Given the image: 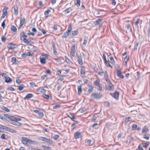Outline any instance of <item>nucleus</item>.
Listing matches in <instances>:
<instances>
[{"label": "nucleus", "mask_w": 150, "mask_h": 150, "mask_svg": "<svg viewBox=\"0 0 150 150\" xmlns=\"http://www.w3.org/2000/svg\"><path fill=\"white\" fill-rule=\"evenodd\" d=\"M72 29V28L71 24H69L68 26V30L64 33L63 35L62 36V38H64L67 37V36L70 35V33Z\"/></svg>", "instance_id": "1"}, {"label": "nucleus", "mask_w": 150, "mask_h": 150, "mask_svg": "<svg viewBox=\"0 0 150 150\" xmlns=\"http://www.w3.org/2000/svg\"><path fill=\"white\" fill-rule=\"evenodd\" d=\"M48 58V55L47 54H43L42 56L40 57V62L41 64H44L46 63V61L45 59Z\"/></svg>", "instance_id": "2"}, {"label": "nucleus", "mask_w": 150, "mask_h": 150, "mask_svg": "<svg viewBox=\"0 0 150 150\" xmlns=\"http://www.w3.org/2000/svg\"><path fill=\"white\" fill-rule=\"evenodd\" d=\"M110 94L113 98H115L116 100H118L119 96V93L117 91H115L114 93H110Z\"/></svg>", "instance_id": "3"}, {"label": "nucleus", "mask_w": 150, "mask_h": 150, "mask_svg": "<svg viewBox=\"0 0 150 150\" xmlns=\"http://www.w3.org/2000/svg\"><path fill=\"white\" fill-rule=\"evenodd\" d=\"M8 9V8L6 6L2 10L3 13L1 17V19L4 18L7 15V11Z\"/></svg>", "instance_id": "4"}, {"label": "nucleus", "mask_w": 150, "mask_h": 150, "mask_svg": "<svg viewBox=\"0 0 150 150\" xmlns=\"http://www.w3.org/2000/svg\"><path fill=\"white\" fill-rule=\"evenodd\" d=\"M40 140L45 142L47 143H48L50 144H51L52 141L50 139L44 137H40Z\"/></svg>", "instance_id": "5"}, {"label": "nucleus", "mask_w": 150, "mask_h": 150, "mask_svg": "<svg viewBox=\"0 0 150 150\" xmlns=\"http://www.w3.org/2000/svg\"><path fill=\"white\" fill-rule=\"evenodd\" d=\"M77 59L78 63L81 65L83 64V63L82 62V55L80 54L77 56Z\"/></svg>", "instance_id": "6"}, {"label": "nucleus", "mask_w": 150, "mask_h": 150, "mask_svg": "<svg viewBox=\"0 0 150 150\" xmlns=\"http://www.w3.org/2000/svg\"><path fill=\"white\" fill-rule=\"evenodd\" d=\"M116 74L117 76L119 78L123 79L124 78V76L123 75L121 74V70L120 69H118L117 70L116 72Z\"/></svg>", "instance_id": "7"}, {"label": "nucleus", "mask_w": 150, "mask_h": 150, "mask_svg": "<svg viewBox=\"0 0 150 150\" xmlns=\"http://www.w3.org/2000/svg\"><path fill=\"white\" fill-rule=\"evenodd\" d=\"M80 73L82 76H84L85 75V69L84 67H82L81 69Z\"/></svg>", "instance_id": "8"}, {"label": "nucleus", "mask_w": 150, "mask_h": 150, "mask_svg": "<svg viewBox=\"0 0 150 150\" xmlns=\"http://www.w3.org/2000/svg\"><path fill=\"white\" fill-rule=\"evenodd\" d=\"M92 96L94 98H97L100 99L102 97L101 95L100 94H97V93H94L92 95Z\"/></svg>", "instance_id": "9"}, {"label": "nucleus", "mask_w": 150, "mask_h": 150, "mask_svg": "<svg viewBox=\"0 0 150 150\" xmlns=\"http://www.w3.org/2000/svg\"><path fill=\"white\" fill-rule=\"evenodd\" d=\"M13 8H14V14L16 16H17L18 14V7L17 5H14Z\"/></svg>", "instance_id": "10"}, {"label": "nucleus", "mask_w": 150, "mask_h": 150, "mask_svg": "<svg viewBox=\"0 0 150 150\" xmlns=\"http://www.w3.org/2000/svg\"><path fill=\"white\" fill-rule=\"evenodd\" d=\"M113 87H114V86L112 83L109 84L108 85L106 86V89L109 91H111Z\"/></svg>", "instance_id": "11"}, {"label": "nucleus", "mask_w": 150, "mask_h": 150, "mask_svg": "<svg viewBox=\"0 0 150 150\" xmlns=\"http://www.w3.org/2000/svg\"><path fill=\"white\" fill-rule=\"evenodd\" d=\"M7 47L9 49H13L15 47V45L12 43H9Z\"/></svg>", "instance_id": "12"}, {"label": "nucleus", "mask_w": 150, "mask_h": 150, "mask_svg": "<svg viewBox=\"0 0 150 150\" xmlns=\"http://www.w3.org/2000/svg\"><path fill=\"white\" fill-rule=\"evenodd\" d=\"M78 30H75L72 31L71 33H70V35L71 37H74L75 35H76L78 33Z\"/></svg>", "instance_id": "13"}, {"label": "nucleus", "mask_w": 150, "mask_h": 150, "mask_svg": "<svg viewBox=\"0 0 150 150\" xmlns=\"http://www.w3.org/2000/svg\"><path fill=\"white\" fill-rule=\"evenodd\" d=\"M27 45H32L33 44H34V42L30 40H26L24 42Z\"/></svg>", "instance_id": "14"}, {"label": "nucleus", "mask_w": 150, "mask_h": 150, "mask_svg": "<svg viewBox=\"0 0 150 150\" xmlns=\"http://www.w3.org/2000/svg\"><path fill=\"white\" fill-rule=\"evenodd\" d=\"M22 138L21 142L22 143L25 145L27 144L28 138L25 137H22Z\"/></svg>", "instance_id": "15"}, {"label": "nucleus", "mask_w": 150, "mask_h": 150, "mask_svg": "<svg viewBox=\"0 0 150 150\" xmlns=\"http://www.w3.org/2000/svg\"><path fill=\"white\" fill-rule=\"evenodd\" d=\"M149 129L146 126H144L143 127L142 131V133H144V132H148Z\"/></svg>", "instance_id": "16"}, {"label": "nucleus", "mask_w": 150, "mask_h": 150, "mask_svg": "<svg viewBox=\"0 0 150 150\" xmlns=\"http://www.w3.org/2000/svg\"><path fill=\"white\" fill-rule=\"evenodd\" d=\"M33 95L32 93H28L26 95L24 99L25 100L27 99H29L33 97Z\"/></svg>", "instance_id": "17"}, {"label": "nucleus", "mask_w": 150, "mask_h": 150, "mask_svg": "<svg viewBox=\"0 0 150 150\" xmlns=\"http://www.w3.org/2000/svg\"><path fill=\"white\" fill-rule=\"evenodd\" d=\"M11 123L18 126H20L21 125V123L16 121H14V122H11Z\"/></svg>", "instance_id": "18"}, {"label": "nucleus", "mask_w": 150, "mask_h": 150, "mask_svg": "<svg viewBox=\"0 0 150 150\" xmlns=\"http://www.w3.org/2000/svg\"><path fill=\"white\" fill-rule=\"evenodd\" d=\"M81 134V133L79 132H75L74 134V137L75 139H77L79 138V135H80Z\"/></svg>", "instance_id": "19"}, {"label": "nucleus", "mask_w": 150, "mask_h": 150, "mask_svg": "<svg viewBox=\"0 0 150 150\" xmlns=\"http://www.w3.org/2000/svg\"><path fill=\"white\" fill-rule=\"evenodd\" d=\"M37 142L34 141H33L30 139H28L27 143L30 144H36L37 143Z\"/></svg>", "instance_id": "20"}, {"label": "nucleus", "mask_w": 150, "mask_h": 150, "mask_svg": "<svg viewBox=\"0 0 150 150\" xmlns=\"http://www.w3.org/2000/svg\"><path fill=\"white\" fill-rule=\"evenodd\" d=\"M82 92V90L81 86H78V95H80Z\"/></svg>", "instance_id": "21"}, {"label": "nucleus", "mask_w": 150, "mask_h": 150, "mask_svg": "<svg viewBox=\"0 0 150 150\" xmlns=\"http://www.w3.org/2000/svg\"><path fill=\"white\" fill-rule=\"evenodd\" d=\"M12 81V79L11 78L7 76L5 77V82H6L7 83H9L11 82Z\"/></svg>", "instance_id": "22"}, {"label": "nucleus", "mask_w": 150, "mask_h": 150, "mask_svg": "<svg viewBox=\"0 0 150 150\" xmlns=\"http://www.w3.org/2000/svg\"><path fill=\"white\" fill-rule=\"evenodd\" d=\"M73 10V9L71 8V7H70L69 8H68L67 9L65 10L64 11L65 12V13H69L71 11Z\"/></svg>", "instance_id": "23"}, {"label": "nucleus", "mask_w": 150, "mask_h": 150, "mask_svg": "<svg viewBox=\"0 0 150 150\" xmlns=\"http://www.w3.org/2000/svg\"><path fill=\"white\" fill-rule=\"evenodd\" d=\"M4 117L5 118V119L4 120H8L9 119L10 115L5 114H4Z\"/></svg>", "instance_id": "24"}, {"label": "nucleus", "mask_w": 150, "mask_h": 150, "mask_svg": "<svg viewBox=\"0 0 150 150\" xmlns=\"http://www.w3.org/2000/svg\"><path fill=\"white\" fill-rule=\"evenodd\" d=\"M90 88L88 89L87 91L88 94H89L91 93L93 91L94 87L92 86H91L90 87H89Z\"/></svg>", "instance_id": "25"}, {"label": "nucleus", "mask_w": 150, "mask_h": 150, "mask_svg": "<svg viewBox=\"0 0 150 150\" xmlns=\"http://www.w3.org/2000/svg\"><path fill=\"white\" fill-rule=\"evenodd\" d=\"M101 19H98V20L95 21L94 22L95 25H99L100 24L101 21H102Z\"/></svg>", "instance_id": "26"}, {"label": "nucleus", "mask_w": 150, "mask_h": 150, "mask_svg": "<svg viewBox=\"0 0 150 150\" xmlns=\"http://www.w3.org/2000/svg\"><path fill=\"white\" fill-rule=\"evenodd\" d=\"M18 88H17V89L19 90V91H21L23 90L24 87V85L23 84H21L19 86H18Z\"/></svg>", "instance_id": "27"}, {"label": "nucleus", "mask_w": 150, "mask_h": 150, "mask_svg": "<svg viewBox=\"0 0 150 150\" xmlns=\"http://www.w3.org/2000/svg\"><path fill=\"white\" fill-rule=\"evenodd\" d=\"M16 59L15 57H13L11 58V62L13 64H16Z\"/></svg>", "instance_id": "28"}, {"label": "nucleus", "mask_w": 150, "mask_h": 150, "mask_svg": "<svg viewBox=\"0 0 150 150\" xmlns=\"http://www.w3.org/2000/svg\"><path fill=\"white\" fill-rule=\"evenodd\" d=\"M84 83L88 87H90L91 85H90L89 84V81L87 79H86L84 80Z\"/></svg>", "instance_id": "29"}, {"label": "nucleus", "mask_w": 150, "mask_h": 150, "mask_svg": "<svg viewBox=\"0 0 150 150\" xmlns=\"http://www.w3.org/2000/svg\"><path fill=\"white\" fill-rule=\"evenodd\" d=\"M11 29L12 32H16V31L17 28L14 25H13L11 26Z\"/></svg>", "instance_id": "30"}, {"label": "nucleus", "mask_w": 150, "mask_h": 150, "mask_svg": "<svg viewBox=\"0 0 150 150\" xmlns=\"http://www.w3.org/2000/svg\"><path fill=\"white\" fill-rule=\"evenodd\" d=\"M10 118H9V120L11 121V122H14V121H15V119H16V117L13 116H10Z\"/></svg>", "instance_id": "31"}, {"label": "nucleus", "mask_w": 150, "mask_h": 150, "mask_svg": "<svg viewBox=\"0 0 150 150\" xmlns=\"http://www.w3.org/2000/svg\"><path fill=\"white\" fill-rule=\"evenodd\" d=\"M149 134H144L143 135V138L144 139H146V140H149Z\"/></svg>", "instance_id": "32"}, {"label": "nucleus", "mask_w": 150, "mask_h": 150, "mask_svg": "<svg viewBox=\"0 0 150 150\" xmlns=\"http://www.w3.org/2000/svg\"><path fill=\"white\" fill-rule=\"evenodd\" d=\"M51 11L50 9H47V11H45L44 12V14L45 15L46 17L48 16V13L50 12Z\"/></svg>", "instance_id": "33"}, {"label": "nucleus", "mask_w": 150, "mask_h": 150, "mask_svg": "<svg viewBox=\"0 0 150 150\" xmlns=\"http://www.w3.org/2000/svg\"><path fill=\"white\" fill-rule=\"evenodd\" d=\"M8 132L13 133H16L17 132V131L16 130L13 129L11 128H9V129H8Z\"/></svg>", "instance_id": "34"}, {"label": "nucleus", "mask_w": 150, "mask_h": 150, "mask_svg": "<svg viewBox=\"0 0 150 150\" xmlns=\"http://www.w3.org/2000/svg\"><path fill=\"white\" fill-rule=\"evenodd\" d=\"M131 119V118L129 117H128L125 118V124L126 125L128 122L130 121Z\"/></svg>", "instance_id": "35"}, {"label": "nucleus", "mask_w": 150, "mask_h": 150, "mask_svg": "<svg viewBox=\"0 0 150 150\" xmlns=\"http://www.w3.org/2000/svg\"><path fill=\"white\" fill-rule=\"evenodd\" d=\"M149 26L147 29V36L149 37L150 34V22L149 23Z\"/></svg>", "instance_id": "36"}, {"label": "nucleus", "mask_w": 150, "mask_h": 150, "mask_svg": "<svg viewBox=\"0 0 150 150\" xmlns=\"http://www.w3.org/2000/svg\"><path fill=\"white\" fill-rule=\"evenodd\" d=\"M25 21V19L24 18H23L21 20H20V24L22 25H23V24L24 23Z\"/></svg>", "instance_id": "37"}, {"label": "nucleus", "mask_w": 150, "mask_h": 150, "mask_svg": "<svg viewBox=\"0 0 150 150\" xmlns=\"http://www.w3.org/2000/svg\"><path fill=\"white\" fill-rule=\"evenodd\" d=\"M37 91L43 93H45L46 92V91L44 89L42 88L38 89Z\"/></svg>", "instance_id": "38"}, {"label": "nucleus", "mask_w": 150, "mask_h": 150, "mask_svg": "<svg viewBox=\"0 0 150 150\" xmlns=\"http://www.w3.org/2000/svg\"><path fill=\"white\" fill-rule=\"evenodd\" d=\"M1 108L2 110L7 112H9L10 111V110L8 108L5 107L4 106L2 107Z\"/></svg>", "instance_id": "39"}, {"label": "nucleus", "mask_w": 150, "mask_h": 150, "mask_svg": "<svg viewBox=\"0 0 150 150\" xmlns=\"http://www.w3.org/2000/svg\"><path fill=\"white\" fill-rule=\"evenodd\" d=\"M43 96L45 99L47 100H48L50 98V96L49 95L43 94Z\"/></svg>", "instance_id": "40"}, {"label": "nucleus", "mask_w": 150, "mask_h": 150, "mask_svg": "<svg viewBox=\"0 0 150 150\" xmlns=\"http://www.w3.org/2000/svg\"><path fill=\"white\" fill-rule=\"evenodd\" d=\"M137 125L135 124H133L132 126V129L133 130H135L137 128Z\"/></svg>", "instance_id": "41"}, {"label": "nucleus", "mask_w": 150, "mask_h": 150, "mask_svg": "<svg viewBox=\"0 0 150 150\" xmlns=\"http://www.w3.org/2000/svg\"><path fill=\"white\" fill-rule=\"evenodd\" d=\"M20 38L21 40H22L24 42L26 40V39H25L24 37V35H20Z\"/></svg>", "instance_id": "42"}, {"label": "nucleus", "mask_w": 150, "mask_h": 150, "mask_svg": "<svg viewBox=\"0 0 150 150\" xmlns=\"http://www.w3.org/2000/svg\"><path fill=\"white\" fill-rule=\"evenodd\" d=\"M65 59L66 62L67 63H68L70 64V62L71 61H70V60L67 58V56H65Z\"/></svg>", "instance_id": "43"}, {"label": "nucleus", "mask_w": 150, "mask_h": 150, "mask_svg": "<svg viewBox=\"0 0 150 150\" xmlns=\"http://www.w3.org/2000/svg\"><path fill=\"white\" fill-rule=\"evenodd\" d=\"M75 45H74L72 46L71 48V51L75 52Z\"/></svg>", "instance_id": "44"}, {"label": "nucleus", "mask_w": 150, "mask_h": 150, "mask_svg": "<svg viewBox=\"0 0 150 150\" xmlns=\"http://www.w3.org/2000/svg\"><path fill=\"white\" fill-rule=\"evenodd\" d=\"M99 82L100 81L99 80H97L94 81V83L96 86H98L100 85Z\"/></svg>", "instance_id": "45"}, {"label": "nucleus", "mask_w": 150, "mask_h": 150, "mask_svg": "<svg viewBox=\"0 0 150 150\" xmlns=\"http://www.w3.org/2000/svg\"><path fill=\"white\" fill-rule=\"evenodd\" d=\"M1 126L4 127V128H3V130H5L6 131H8V129H9V128L8 127L2 125H1Z\"/></svg>", "instance_id": "46"}, {"label": "nucleus", "mask_w": 150, "mask_h": 150, "mask_svg": "<svg viewBox=\"0 0 150 150\" xmlns=\"http://www.w3.org/2000/svg\"><path fill=\"white\" fill-rule=\"evenodd\" d=\"M6 135L3 133L1 136V138L3 139H6Z\"/></svg>", "instance_id": "47"}, {"label": "nucleus", "mask_w": 150, "mask_h": 150, "mask_svg": "<svg viewBox=\"0 0 150 150\" xmlns=\"http://www.w3.org/2000/svg\"><path fill=\"white\" fill-rule=\"evenodd\" d=\"M137 79L138 80L140 78V75L141 74V73H140L139 71H137Z\"/></svg>", "instance_id": "48"}, {"label": "nucleus", "mask_w": 150, "mask_h": 150, "mask_svg": "<svg viewBox=\"0 0 150 150\" xmlns=\"http://www.w3.org/2000/svg\"><path fill=\"white\" fill-rule=\"evenodd\" d=\"M61 105L59 104H58L54 105L53 108L54 109H56L60 108Z\"/></svg>", "instance_id": "49"}, {"label": "nucleus", "mask_w": 150, "mask_h": 150, "mask_svg": "<svg viewBox=\"0 0 150 150\" xmlns=\"http://www.w3.org/2000/svg\"><path fill=\"white\" fill-rule=\"evenodd\" d=\"M110 62L111 63H112V64L114 63L115 62V61H114V58L113 57H112V56L110 58Z\"/></svg>", "instance_id": "50"}, {"label": "nucleus", "mask_w": 150, "mask_h": 150, "mask_svg": "<svg viewBox=\"0 0 150 150\" xmlns=\"http://www.w3.org/2000/svg\"><path fill=\"white\" fill-rule=\"evenodd\" d=\"M104 105L105 106L108 107L109 106L110 103L109 102H107V101L105 102L104 103Z\"/></svg>", "instance_id": "51"}, {"label": "nucleus", "mask_w": 150, "mask_h": 150, "mask_svg": "<svg viewBox=\"0 0 150 150\" xmlns=\"http://www.w3.org/2000/svg\"><path fill=\"white\" fill-rule=\"evenodd\" d=\"M76 5L78 6H79L80 5V2H81L80 0H76Z\"/></svg>", "instance_id": "52"}, {"label": "nucleus", "mask_w": 150, "mask_h": 150, "mask_svg": "<svg viewBox=\"0 0 150 150\" xmlns=\"http://www.w3.org/2000/svg\"><path fill=\"white\" fill-rule=\"evenodd\" d=\"M105 74H104V77H105V79H106V78H108V73H107V72L106 71H105Z\"/></svg>", "instance_id": "53"}, {"label": "nucleus", "mask_w": 150, "mask_h": 150, "mask_svg": "<svg viewBox=\"0 0 150 150\" xmlns=\"http://www.w3.org/2000/svg\"><path fill=\"white\" fill-rule=\"evenodd\" d=\"M87 42V40L86 38H84L83 42V45H86Z\"/></svg>", "instance_id": "54"}, {"label": "nucleus", "mask_w": 150, "mask_h": 150, "mask_svg": "<svg viewBox=\"0 0 150 150\" xmlns=\"http://www.w3.org/2000/svg\"><path fill=\"white\" fill-rule=\"evenodd\" d=\"M98 87L97 88V89L99 91H101L102 90V87L100 86V84L99 85H98Z\"/></svg>", "instance_id": "55"}, {"label": "nucleus", "mask_w": 150, "mask_h": 150, "mask_svg": "<svg viewBox=\"0 0 150 150\" xmlns=\"http://www.w3.org/2000/svg\"><path fill=\"white\" fill-rule=\"evenodd\" d=\"M38 114L40 117H42L44 116V114L43 112H40V111L38 113Z\"/></svg>", "instance_id": "56"}, {"label": "nucleus", "mask_w": 150, "mask_h": 150, "mask_svg": "<svg viewBox=\"0 0 150 150\" xmlns=\"http://www.w3.org/2000/svg\"><path fill=\"white\" fill-rule=\"evenodd\" d=\"M105 63L108 67H110L111 68H112V66L110 64V63L108 62L107 61V62H105Z\"/></svg>", "instance_id": "57"}, {"label": "nucleus", "mask_w": 150, "mask_h": 150, "mask_svg": "<svg viewBox=\"0 0 150 150\" xmlns=\"http://www.w3.org/2000/svg\"><path fill=\"white\" fill-rule=\"evenodd\" d=\"M61 74V70H59L57 71L56 72V75L59 76Z\"/></svg>", "instance_id": "58"}, {"label": "nucleus", "mask_w": 150, "mask_h": 150, "mask_svg": "<svg viewBox=\"0 0 150 150\" xmlns=\"http://www.w3.org/2000/svg\"><path fill=\"white\" fill-rule=\"evenodd\" d=\"M129 58V56L127 55L125 58L124 61H128Z\"/></svg>", "instance_id": "59"}, {"label": "nucleus", "mask_w": 150, "mask_h": 150, "mask_svg": "<svg viewBox=\"0 0 150 150\" xmlns=\"http://www.w3.org/2000/svg\"><path fill=\"white\" fill-rule=\"evenodd\" d=\"M5 20H4L2 23L1 24V26L3 28V29L4 28L5 26Z\"/></svg>", "instance_id": "60"}, {"label": "nucleus", "mask_w": 150, "mask_h": 150, "mask_svg": "<svg viewBox=\"0 0 150 150\" xmlns=\"http://www.w3.org/2000/svg\"><path fill=\"white\" fill-rule=\"evenodd\" d=\"M105 80L106 82H107V83L109 84H110V83H112L110 80L108 78L105 79Z\"/></svg>", "instance_id": "61"}, {"label": "nucleus", "mask_w": 150, "mask_h": 150, "mask_svg": "<svg viewBox=\"0 0 150 150\" xmlns=\"http://www.w3.org/2000/svg\"><path fill=\"white\" fill-rule=\"evenodd\" d=\"M52 46L53 48V49H56V47H55V44L54 43V42L53 41H52Z\"/></svg>", "instance_id": "62"}, {"label": "nucleus", "mask_w": 150, "mask_h": 150, "mask_svg": "<svg viewBox=\"0 0 150 150\" xmlns=\"http://www.w3.org/2000/svg\"><path fill=\"white\" fill-rule=\"evenodd\" d=\"M136 150H143V149L141 145L140 144L138 146V149H137Z\"/></svg>", "instance_id": "63"}, {"label": "nucleus", "mask_w": 150, "mask_h": 150, "mask_svg": "<svg viewBox=\"0 0 150 150\" xmlns=\"http://www.w3.org/2000/svg\"><path fill=\"white\" fill-rule=\"evenodd\" d=\"M59 137V136L58 135H54L53 137V138L55 140L57 139Z\"/></svg>", "instance_id": "64"}]
</instances>
